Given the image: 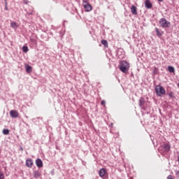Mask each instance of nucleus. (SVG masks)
<instances>
[{"instance_id":"obj_4","label":"nucleus","mask_w":179,"mask_h":179,"mask_svg":"<svg viewBox=\"0 0 179 179\" xmlns=\"http://www.w3.org/2000/svg\"><path fill=\"white\" fill-rule=\"evenodd\" d=\"M83 6L86 12H90L93 9V7H92V5L89 2H83Z\"/></svg>"},{"instance_id":"obj_14","label":"nucleus","mask_w":179,"mask_h":179,"mask_svg":"<svg viewBox=\"0 0 179 179\" xmlns=\"http://www.w3.org/2000/svg\"><path fill=\"white\" fill-rule=\"evenodd\" d=\"M101 44H102V45H104L105 48H108V42L107 41V40H101Z\"/></svg>"},{"instance_id":"obj_3","label":"nucleus","mask_w":179,"mask_h":179,"mask_svg":"<svg viewBox=\"0 0 179 179\" xmlns=\"http://www.w3.org/2000/svg\"><path fill=\"white\" fill-rule=\"evenodd\" d=\"M159 24H160L161 27L167 28V27H170V26H171V22L167 21V20H166V18L163 17L159 20Z\"/></svg>"},{"instance_id":"obj_10","label":"nucleus","mask_w":179,"mask_h":179,"mask_svg":"<svg viewBox=\"0 0 179 179\" xmlns=\"http://www.w3.org/2000/svg\"><path fill=\"white\" fill-rule=\"evenodd\" d=\"M162 148H163L164 152H170V149H171V146L169 143H164L162 145Z\"/></svg>"},{"instance_id":"obj_19","label":"nucleus","mask_w":179,"mask_h":179,"mask_svg":"<svg viewBox=\"0 0 179 179\" xmlns=\"http://www.w3.org/2000/svg\"><path fill=\"white\" fill-rule=\"evenodd\" d=\"M22 51L23 52H27L29 51V47H27V45H24L22 47Z\"/></svg>"},{"instance_id":"obj_15","label":"nucleus","mask_w":179,"mask_h":179,"mask_svg":"<svg viewBox=\"0 0 179 179\" xmlns=\"http://www.w3.org/2000/svg\"><path fill=\"white\" fill-rule=\"evenodd\" d=\"M10 27H13V29H17L19 24H17V22L13 21L10 23Z\"/></svg>"},{"instance_id":"obj_25","label":"nucleus","mask_w":179,"mask_h":179,"mask_svg":"<svg viewBox=\"0 0 179 179\" xmlns=\"http://www.w3.org/2000/svg\"><path fill=\"white\" fill-rule=\"evenodd\" d=\"M7 5H8V3H6V6H5V10H8V6H7Z\"/></svg>"},{"instance_id":"obj_26","label":"nucleus","mask_w":179,"mask_h":179,"mask_svg":"<svg viewBox=\"0 0 179 179\" xmlns=\"http://www.w3.org/2000/svg\"><path fill=\"white\" fill-rule=\"evenodd\" d=\"M83 2L87 3V2H89V0H83Z\"/></svg>"},{"instance_id":"obj_21","label":"nucleus","mask_w":179,"mask_h":179,"mask_svg":"<svg viewBox=\"0 0 179 179\" xmlns=\"http://www.w3.org/2000/svg\"><path fill=\"white\" fill-rule=\"evenodd\" d=\"M168 96H169V97L171 99H175V96H174V93L173 92H171L169 93H167Z\"/></svg>"},{"instance_id":"obj_28","label":"nucleus","mask_w":179,"mask_h":179,"mask_svg":"<svg viewBox=\"0 0 179 179\" xmlns=\"http://www.w3.org/2000/svg\"><path fill=\"white\" fill-rule=\"evenodd\" d=\"M20 149H21V150H23V148L21 147Z\"/></svg>"},{"instance_id":"obj_24","label":"nucleus","mask_w":179,"mask_h":179,"mask_svg":"<svg viewBox=\"0 0 179 179\" xmlns=\"http://www.w3.org/2000/svg\"><path fill=\"white\" fill-rule=\"evenodd\" d=\"M24 3H25V5H27L29 3V1L28 0H23Z\"/></svg>"},{"instance_id":"obj_20","label":"nucleus","mask_w":179,"mask_h":179,"mask_svg":"<svg viewBox=\"0 0 179 179\" xmlns=\"http://www.w3.org/2000/svg\"><path fill=\"white\" fill-rule=\"evenodd\" d=\"M9 132H10V131H9V129H3V135H9Z\"/></svg>"},{"instance_id":"obj_13","label":"nucleus","mask_w":179,"mask_h":179,"mask_svg":"<svg viewBox=\"0 0 179 179\" xmlns=\"http://www.w3.org/2000/svg\"><path fill=\"white\" fill-rule=\"evenodd\" d=\"M107 173V171H106V169L102 168L99 171V174L101 177H104L106 176V173Z\"/></svg>"},{"instance_id":"obj_29","label":"nucleus","mask_w":179,"mask_h":179,"mask_svg":"<svg viewBox=\"0 0 179 179\" xmlns=\"http://www.w3.org/2000/svg\"><path fill=\"white\" fill-rule=\"evenodd\" d=\"M179 173V171H178V173Z\"/></svg>"},{"instance_id":"obj_22","label":"nucleus","mask_w":179,"mask_h":179,"mask_svg":"<svg viewBox=\"0 0 179 179\" xmlns=\"http://www.w3.org/2000/svg\"><path fill=\"white\" fill-rule=\"evenodd\" d=\"M5 178V176L3 175V173H2V172H0V179H3Z\"/></svg>"},{"instance_id":"obj_17","label":"nucleus","mask_w":179,"mask_h":179,"mask_svg":"<svg viewBox=\"0 0 179 179\" xmlns=\"http://www.w3.org/2000/svg\"><path fill=\"white\" fill-rule=\"evenodd\" d=\"M155 31L158 37H162L163 36V32H160V30H159V28H155Z\"/></svg>"},{"instance_id":"obj_27","label":"nucleus","mask_w":179,"mask_h":179,"mask_svg":"<svg viewBox=\"0 0 179 179\" xmlns=\"http://www.w3.org/2000/svg\"><path fill=\"white\" fill-rule=\"evenodd\" d=\"M164 0H157L158 2H163Z\"/></svg>"},{"instance_id":"obj_6","label":"nucleus","mask_w":179,"mask_h":179,"mask_svg":"<svg viewBox=\"0 0 179 179\" xmlns=\"http://www.w3.org/2000/svg\"><path fill=\"white\" fill-rule=\"evenodd\" d=\"M10 116L11 118H19V112L15 110H11L10 111Z\"/></svg>"},{"instance_id":"obj_7","label":"nucleus","mask_w":179,"mask_h":179,"mask_svg":"<svg viewBox=\"0 0 179 179\" xmlns=\"http://www.w3.org/2000/svg\"><path fill=\"white\" fill-rule=\"evenodd\" d=\"M25 69L27 73H31L33 72V67L28 64H25Z\"/></svg>"},{"instance_id":"obj_1","label":"nucleus","mask_w":179,"mask_h":179,"mask_svg":"<svg viewBox=\"0 0 179 179\" xmlns=\"http://www.w3.org/2000/svg\"><path fill=\"white\" fill-rule=\"evenodd\" d=\"M119 69L123 73H128V71H129V63H128L127 61L121 62L119 66Z\"/></svg>"},{"instance_id":"obj_5","label":"nucleus","mask_w":179,"mask_h":179,"mask_svg":"<svg viewBox=\"0 0 179 179\" xmlns=\"http://www.w3.org/2000/svg\"><path fill=\"white\" fill-rule=\"evenodd\" d=\"M145 103H146V100H145V98L141 97L138 101V106L142 110H145Z\"/></svg>"},{"instance_id":"obj_11","label":"nucleus","mask_w":179,"mask_h":179,"mask_svg":"<svg viewBox=\"0 0 179 179\" xmlns=\"http://www.w3.org/2000/svg\"><path fill=\"white\" fill-rule=\"evenodd\" d=\"M131 12L132 15H138V8L134 5H132L131 7Z\"/></svg>"},{"instance_id":"obj_9","label":"nucleus","mask_w":179,"mask_h":179,"mask_svg":"<svg viewBox=\"0 0 179 179\" xmlns=\"http://www.w3.org/2000/svg\"><path fill=\"white\" fill-rule=\"evenodd\" d=\"M152 6H153V5L150 2V0H145V7L147 9H151Z\"/></svg>"},{"instance_id":"obj_23","label":"nucleus","mask_w":179,"mask_h":179,"mask_svg":"<svg viewBox=\"0 0 179 179\" xmlns=\"http://www.w3.org/2000/svg\"><path fill=\"white\" fill-rule=\"evenodd\" d=\"M101 106H106V101L103 100L101 102Z\"/></svg>"},{"instance_id":"obj_12","label":"nucleus","mask_w":179,"mask_h":179,"mask_svg":"<svg viewBox=\"0 0 179 179\" xmlns=\"http://www.w3.org/2000/svg\"><path fill=\"white\" fill-rule=\"evenodd\" d=\"M36 164L38 169H41L43 167V161L41 159H37L36 160Z\"/></svg>"},{"instance_id":"obj_2","label":"nucleus","mask_w":179,"mask_h":179,"mask_svg":"<svg viewBox=\"0 0 179 179\" xmlns=\"http://www.w3.org/2000/svg\"><path fill=\"white\" fill-rule=\"evenodd\" d=\"M155 93L159 97H162L163 94H166V90L162 85H157L155 87Z\"/></svg>"},{"instance_id":"obj_16","label":"nucleus","mask_w":179,"mask_h":179,"mask_svg":"<svg viewBox=\"0 0 179 179\" xmlns=\"http://www.w3.org/2000/svg\"><path fill=\"white\" fill-rule=\"evenodd\" d=\"M34 178H40V172L38 171H34L33 173Z\"/></svg>"},{"instance_id":"obj_8","label":"nucleus","mask_w":179,"mask_h":179,"mask_svg":"<svg viewBox=\"0 0 179 179\" xmlns=\"http://www.w3.org/2000/svg\"><path fill=\"white\" fill-rule=\"evenodd\" d=\"M26 166L27 167L31 169V167H33V159H31V158L27 159L26 160Z\"/></svg>"},{"instance_id":"obj_18","label":"nucleus","mask_w":179,"mask_h":179,"mask_svg":"<svg viewBox=\"0 0 179 179\" xmlns=\"http://www.w3.org/2000/svg\"><path fill=\"white\" fill-rule=\"evenodd\" d=\"M168 71H169V72H170V73H174V72H175V69L173 67V66H169Z\"/></svg>"}]
</instances>
